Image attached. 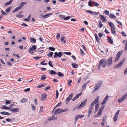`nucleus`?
Masks as SVG:
<instances>
[{
	"label": "nucleus",
	"mask_w": 127,
	"mask_h": 127,
	"mask_svg": "<svg viewBox=\"0 0 127 127\" xmlns=\"http://www.w3.org/2000/svg\"><path fill=\"white\" fill-rule=\"evenodd\" d=\"M107 64V60L105 59H102L99 62L98 66V69H99L101 66L103 68H105Z\"/></svg>",
	"instance_id": "nucleus-1"
},
{
	"label": "nucleus",
	"mask_w": 127,
	"mask_h": 127,
	"mask_svg": "<svg viewBox=\"0 0 127 127\" xmlns=\"http://www.w3.org/2000/svg\"><path fill=\"white\" fill-rule=\"evenodd\" d=\"M99 98V96H97L95 99L91 103L90 106L89 107V109L93 110V106L95 103H97Z\"/></svg>",
	"instance_id": "nucleus-2"
},
{
	"label": "nucleus",
	"mask_w": 127,
	"mask_h": 127,
	"mask_svg": "<svg viewBox=\"0 0 127 127\" xmlns=\"http://www.w3.org/2000/svg\"><path fill=\"white\" fill-rule=\"evenodd\" d=\"M102 83L103 81L102 80H100L99 81L96 85L95 88L93 90V91L95 92L99 89L101 87Z\"/></svg>",
	"instance_id": "nucleus-3"
},
{
	"label": "nucleus",
	"mask_w": 127,
	"mask_h": 127,
	"mask_svg": "<svg viewBox=\"0 0 127 127\" xmlns=\"http://www.w3.org/2000/svg\"><path fill=\"white\" fill-rule=\"evenodd\" d=\"M122 50L119 52L117 54L114 62H116L119 60L120 58V56L121 55L123 52Z\"/></svg>",
	"instance_id": "nucleus-4"
},
{
	"label": "nucleus",
	"mask_w": 127,
	"mask_h": 127,
	"mask_svg": "<svg viewBox=\"0 0 127 127\" xmlns=\"http://www.w3.org/2000/svg\"><path fill=\"white\" fill-rule=\"evenodd\" d=\"M32 47H30L29 48V52L32 54H33L34 52L33 50L35 51L36 49V47L35 45H33L32 46Z\"/></svg>",
	"instance_id": "nucleus-5"
},
{
	"label": "nucleus",
	"mask_w": 127,
	"mask_h": 127,
	"mask_svg": "<svg viewBox=\"0 0 127 127\" xmlns=\"http://www.w3.org/2000/svg\"><path fill=\"white\" fill-rule=\"evenodd\" d=\"M125 60V58H124V60H122L118 64L115 65L114 67V69H116L120 67L122 65L124 64Z\"/></svg>",
	"instance_id": "nucleus-6"
},
{
	"label": "nucleus",
	"mask_w": 127,
	"mask_h": 127,
	"mask_svg": "<svg viewBox=\"0 0 127 127\" xmlns=\"http://www.w3.org/2000/svg\"><path fill=\"white\" fill-rule=\"evenodd\" d=\"M87 100L86 99H85L84 100L82 101L80 104V105L77 107L78 109H79L81 108L83 106H84L85 105L87 102Z\"/></svg>",
	"instance_id": "nucleus-7"
},
{
	"label": "nucleus",
	"mask_w": 127,
	"mask_h": 127,
	"mask_svg": "<svg viewBox=\"0 0 127 127\" xmlns=\"http://www.w3.org/2000/svg\"><path fill=\"white\" fill-rule=\"evenodd\" d=\"M55 55L54 56V58H57L58 57L60 58L62 56L63 53L61 52H59L58 53L57 52H56L54 53Z\"/></svg>",
	"instance_id": "nucleus-8"
},
{
	"label": "nucleus",
	"mask_w": 127,
	"mask_h": 127,
	"mask_svg": "<svg viewBox=\"0 0 127 127\" xmlns=\"http://www.w3.org/2000/svg\"><path fill=\"white\" fill-rule=\"evenodd\" d=\"M53 14L52 13H50L46 14L44 15H42L41 16V18L43 19L47 18Z\"/></svg>",
	"instance_id": "nucleus-9"
},
{
	"label": "nucleus",
	"mask_w": 127,
	"mask_h": 127,
	"mask_svg": "<svg viewBox=\"0 0 127 127\" xmlns=\"http://www.w3.org/2000/svg\"><path fill=\"white\" fill-rule=\"evenodd\" d=\"M120 111L119 110H118L114 116L113 117V120L115 122H116L117 121L119 115Z\"/></svg>",
	"instance_id": "nucleus-10"
},
{
	"label": "nucleus",
	"mask_w": 127,
	"mask_h": 127,
	"mask_svg": "<svg viewBox=\"0 0 127 127\" xmlns=\"http://www.w3.org/2000/svg\"><path fill=\"white\" fill-rule=\"evenodd\" d=\"M112 58L110 57L108 58L107 60V64L108 66H110L112 64Z\"/></svg>",
	"instance_id": "nucleus-11"
},
{
	"label": "nucleus",
	"mask_w": 127,
	"mask_h": 127,
	"mask_svg": "<svg viewBox=\"0 0 127 127\" xmlns=\"http://www.w3.org/2000/svg\"><path fill=\"white\" fill-rule=\"evenodd\" d=\"M127 95V93L126 94H125L124 95H123L122 97L121 98L118 99V101L120 103L121 102H123L126 98Z\"/></svg>",
	"instance_id": "nucleus-12"
},
{
	"label": "nucleus",
	"mask_w": 127,
	"mask_h": 127,
	"mask_svg": "<svg viewBox=\"0 0 127 127\" xmlns=\"http://www.w3.org/2000/svg\"><path fill=\"white\" fill-rule=\"evenodd\" d=\"M109 96H108V95H107L103 99L101 103L102 105L105 104Z\"/></svg>",
	"instance_id": "nucleus-13"
},
{
	"label": "nucleus",
	"mask_w": 127,
	"mask_h": 127,
	"mask_svg": "<svg viewBox=\"0 0 127 127\" xmlns=\"http://www.w3.org/2000/svg\"><path fill=\"white\" fill-rule=\"evenodd\" d=\"M73 93L71 94L68 97H67L66 99V103L69 102L70 100L72 98L73 95Z\"/></svg>",
	"instance_id": "nucleus-14"
},
{
	"label": "nucleus",
	"mask_w": 127,
	"mask_h": 127,
	"mask_svg": "<svg viewBox=\"0 0 127 127\" xmlns=\"http://www.w3.org/2000/svg\"><path fill=\"white\" fill-rule=\"evenodd\" d=\"M47 95L45 94H42L41 97V100L42 101L45 100L47 98Z\"/></svg>",
	"instance_id": "nucleus-15"
},
{
	"label": "nucleus",
	"mask_w": 127,
	"mask_h": 127,
	"mask_svg": "<svg viewBox=\"0 0 127 127\" xmlns=\"http://www.w3.org/2000/svg\"><path fill=\"white\" fill-rule=\"evenodd\" d=\"M84 116L83 115H77L75 117V123H76V122L77 121L78 118H82L84 117Z\"/></svg>",
	"instance_id": "nucleus-16"
},
{
	"label": "nucleus",
	"mask_w": 127,
	"mask_h": 127,
	"mask_svg": "<svg viewBox=\"0 0 127 127\" xmlns=\"http://www.w3.org/2000/svg\"><path fill=\"white\" fill-rule=\"evenodd\" d=\"M99 17L101 18V20L103 21V22H106L107 21V19L103 15L100 14Z\"/></svg>",
	"instance_id": "nucleus-17"
},
{
	"label": "nucleus",
	"mask_w": 127,
	"mask_h": 127,
	"mask_svg": "<svg viewBox=\"0 0 127 127\" xmlns=\"http://www.w3.org/2000/svg\"><path fill=\"white\" fill-rule=\"evenodd\" d=\"M81 95V93H79L77 94L76 96L72 99V101H74L76 100Z\"/></svg>",
	"instance_id": "nucleus-18"
},
{
	"label": "nucleus",
	"mask_w": 127,
	"mask_h": 127,
	"mask_svg": "<svg viewBox=\"0 0 127 127\" xmlns=\"http://www.w3.org/2000/svg\"><path fill=\"white\" fill-rule=\"evenodd\" d=\"M62 111L61 109H58L55 111L54 113L55 114L61 113H62Z\"/></svg>",
	"instance_id": "nucleus-19"
},
{
	"label": "nucleus",
	"mask_w": 127,
	"mask_h": 127,
	"mask_svg": "<svg viewBox=\"0 0 127 127\" xmlns=\"http://www.w3.org/2000/svg\"><path fill=\"white\" fill-rule=\"evenodd\" d=\"M0 113L3 115H10L11 114L10 113L5 111L1 112H0Z\"/></svg>",
	"instance_id": "nucleus-20"
},
{
	"label": "nucleus",
	"mask_w": 127,
	"mask_h": 127,
	"mask_svg": "<svg viewBox=\"0 0 127 127\" xmlns=\"http://www.w3.org/2000/svg\"><path fill=\"white\" fill-rule=\"evenodd\" d=\"M95 36L96 40L98 42H99L100 41V39L98 37L97 35L95 33Z\"/></svg>",
	"instance_id": "nucleus-21"
},
{
	"label": "nucleus",
	"mask_w": 127,
	"mask_h": 127,
	"mask_svg": "<svg viewBox=\"0 0 127 127\" xmlns=\"http://www.w3.org/2000/svg\"><path fill=\"white\" fill-rule=\"evenodd\" d=\"M108 24L111 29L113 28H115V25L112 22H108Z\"/></svg>",
	"instance_id": "nucleus-22"
},
{
	"label": "nucleus",
	"mask_w": 127,
	"mask_h": 127,
	"mask_svg": "<svg viewBox=\"0 0 127 127\" xmlns=\"http://www.w3.org/2000/svg\"><path fill=\"white\" fill-rule=\"evenodd\" d=\"M60 16H63V17H61L62 19H64L65 20H67L69 19L70 18V17L69 16H67L66 17H65V16L63 15H60Z\"/></svg>",
	"instance_id": "nucleus-23"
},
{
	"label": "nucleus",
	"mask_w": 127,
	"mask_h": 127,
	"mask_svg": "<svg viewBox=\"0 0 127 127\" xmlns=\"http://www.w3.org/2000/svg\"><path fill=\"white\" fill-rule=\"evenodd\" d=\"M19 109L17 108H14L11 109L10 111L11 112H15L18 111Z\"/></svg>",
	"instance_id": "nucleus-24"
},
{
	"label": "nucleus",
	"mask_w": 127,
	"mask_h": 127,
	"mask_svg": "<svg viewBox=\"0 0 127 127\" xmlns=\"http://www.w3.org/2000/svg\"><path fill=\"white\" fill-rule=\"evenodd\" d=\"M99 106V104H95V112H96L98 110V107Z\"/></svg>",
	"instance_id": "nucleus-25"
},
{
	"label": "nucleus",
	"mask_w": 127,
	"mask_h": 127,
	"mask_svg": "<svg viewBox=\"0 0 127 127\" xmlns=\"http://www.w3.org/2000/svg\"><path fill=\"white\" fill-rule=\"evenodd\" d=\"M108 42L110 44L113 43V39L111 38L108 37L107 39Z\"/></svg>",
	"instance_id": "nucleus-26"
},
{
	"label": "nucleus",
	"mask_w": 127,
	"mask_h": 127,
	"mask_svg": "<svg viewBox=\"0 0 127 127\" xmlns=\"http://www.w3.org/2000/svg\"><path fill=\"white\" fill-rule=\"evenodd\" d=\"M13 0H10L9 1L6 3L5 4V6L11 4Z\"/></svg>",
	"instance_id": "nucleus-27"
},
{
	"label": "nucleus",
	"mask_w": 127,
	"mask_h": 127,
	"mask_svg": "<svg viewBox=\"0 0 127 127\" xmlns=\"http://www.w3.org/2000/svg\"><path fill=\"white\" fill-rule=\"evenodd\" d=\"M89 81H88L87 82L85 83L82 86V88L83 89H85L86 86L87 85L88 83H89Z\"/></svg>",
	"instance_id": "nucleus-28"
},
{
	"label": "nucleus",
	"mask_w": 127,
	"mask_h": 127,
	"mask_svg": "<svg viewBox=\"0 0 127 127\" xmlns=\"http://www.w3.org/2000/svg\"><path fill=\"white\" fill-rule=\"evenodd\" d=\"M1 108L4 109H6L7 110H10V107H7L5 105H3L1 107Z\"/></svg>",
	"instance_id": "nucleus-29"
},
{
	"label": "nucleus",
	"mask_w": 127,
	"mask_h": 127,
	"mask_svg": "<svg viewBox=\"0 0 127 127\" xmlns=\"http://www.w3.org/2000/svg\"><path fill=\"white\" fill-rule=\"evenodd\" d=\"M20 9H21V7H17L13 10V11H12V12L13 13L15 12L18 11Z\"/></svg>",
	"instance_id": "nucleus-30"
},
{
	"label": "nucleus",
	"mask_w": 127,
	"mask_h": 127,
	"mask_svg": "<svg viewBox=\"0 0 127 127\" xmlns=\"http://www.w3.org/2000/svg\"><path fill=\"white\" fill-rule=\"evenodd\" d=\"M26 3L27 2H21L19 5L20 7L21 8L22 7L24 6Z\"/></svg>",
	"instance_id": "nucleus-31"
},
{
	"label": "nucleus",
	"mask_w": 127,
	"mask_h": 127,
	"mask_svg": "<svg viewBox=\"0 0 127 127\" xmlns=\"http://www.w3.org/2000/svg\"><path fill=\"white\" fill-rule=\"evenodd\" d=\"M72 65L74 68H77L78 67V65L74 63H72Z\"/></svg>",
	"instance_id": "nucleus-32"
},
{
	"label": "nucleus",
	"mask_w": 127,
	"mask_h": 127,
	"mask_svg": "<svg viewBox=\"0 0 127 127\" xmlns=\"http://www.w3.org/2000/svg\"><path fill=\"white\" fill-rule=\"evenodd\" d=\"M102 112V111L101 110H99L98 114L96 115H95V116L97 117L100 116Z\"/></svg>",
	"instance_id": "nucleus-33"
},
{
	"label": "nucleus",
	"mask_w": 127,
	"mask_h": 127,
	"mask_svg": "<svg viewBox=\"0 0 127 127\" xmlns=\"http://www.w3.org/2000/svg\"><path fill=\"white\" fill-rule=\"evenodd\" d=\"M57 117H54V115L52 116V117L51 118H49L48 119V120L49 121H50L53 120H56L57 119Z\"/></svg>",
	"instance_id": "nucleus-34"
},
{
	"label": "nucleus",
	"mask_w": 127,
	"mask_h": 127,
	"mask_svg": "<svg viewBox=\"0 0 127 127\" xmlns=\"http://www.w3.org/2000/svg\"><path fill=\"white\" fill-rule=\"evenodd\" d=\"M50 73L51 74L56 75L57 74V72L54 70H51L50 71Z\"/></svg>",
	"instance_id": "nucleus-35"
},
{
	"label": "nucleus",
	"mask_w": 127,
	"mask_h": 127,
	"mask_svg": "<svg viewBox=\"0 0 127 127\" xmlns=\"http://www.w3.org/2000/svg\"><path fill=\"white\" fill-rule=\"evenodd\" d=\"M86 12L88 13H90L92 15H94V14L95 13L94 12H93L91 11L90 10H87L86 11Z\"/></svg>",
	"instance_id": "nucleus-36"
},
{
	"label": "nucleus",
	"mask_w": 127,
	"mask_h": 127,
	"mask_svg": "<svg viewBox=\"0 0 127 127\" xmlns=\"http://www.w3.org/2000/svg\"><path fill=\"white\" fill-rule=\"evenodd\" d=\"M31 42H32L35 43L36 42V39L35 38L31 37L30 38Z\"/></svg>",
	"instance_id": "nucleus-37"
},
{
	"label": "nucleus",
	"mask_w": 127,
	"mask_h": 127,
	"mask_svg": "<svg viewBox=\"0 0 127 127\" xmlns=\"http://www.w3.org/2000/svg\"><path fill=\"white\" fill-rule=\"evenodd\" d=\"M53 53L52 52H50L49 53L47 54V55L49 57H51L53 55Z\"/></svg>",
	"instance_id": "nucleus-38"
},
{
	"label": "nucleus",
	"mask_w": 127,
	"mask_h": 127,
	"mask_svg": "<svg viewBox=\"0 0 127 127\" xmlns=\"http://www.w3.org/2000/svg\"><path fill=\"white\" fill-rule=\"evenodd\" d=\"M111 30L112 33L113 34L115 33L116 32L115 31V28H112L111 29Z\"/></svg>",
	"instance_id": "nucleus-39"
},
{
	"label": "nucleus",
	"mask_w": 127,
	"mask_h": 127,
	"mask_svg": "<svg viewBox=\"0 0 127 127\" xmlns=\"http://www.w3.org/2000/svg\"><path fill=\"white\" fill-rule=\"evenodd\" d=\"M46 78V77L45 75H42L41 76V80H44Z\"/></svg>",
	"instance_id": "nucleus-40"
},
{
	"label": "nucleus",
	"mask_w": 127,
	"mask_h": 127,
	"mask_svg": "<svg viewBox=\"0 0 127 127\" xmlns=\"http://www.w3.org/2000/svg\"><path fill=\"white\" fill-rule=\"evenodd\" d=\"M45 86V84H41L37 86V88H40L42 87H44Z\"/></svg>",
	"instance_id": "nucleus-41"
},
{
	"label": "nucleus",
	"mask_w": 127,
	"mask_h": 127,
	"mask_svg": "<svg viewBox=\"0 0 127 127\" xmlns=\"http://www.w3.org/2000/svg\"><path fill=\"white\" fill-rule=\"evenodd\" d=\"M109 17L112 19H113V18H116V17L114 15H113L112 13H111Z\"/></svg>",
	"instance_id": "nucleus-42"
},
{
	"label": "nucleus",
	"mask_w": 127,
	"mask_h": 127,
	"mask_svg": "<svg viewBox=\"0 0 127 127\" xmlns=\"http://www.w3.org/2000/svg\"><path fill=\"white\" fill-rule=\"evenodd\" d=\"M104 13H105L106 15H109V12L107 10H105L104 11Z\"/></svg>",
	"instance_id": "nucleus-43"
},
{
	"label": "nucleus",
	"mask_w": 127,
	"mask_h": 127,
	"mask_svg": "<svg viewBox=\"0 0 127 127\" xmlns=\"http://www.w3.org/2000/svg\"><path fill=\"white\" fill-rule=\"evenodd\" d=\"M27 100L26 98H23L21 100V102L22 103H24V102H27Z\"/></svg>",
	"instance_id": "nucleus-44"
},
{
	"label": "nucleus",
	"mask_w": 127,
	"mask_h": 127,
	"mask_svg": "<svg viewBox=\"0 0 127 127\" xmlns=\"http://www.w3.org/2000/svg\"><path fill=\"white\" fill-rule=\"evenodd\" d=\"M58 75L60 77H62L64 76V74H62L61 72H59L58 73Z\"/></svg>",
	"instance_id": "nucleus-45"
},
{
	"label": "nucleus",
	"mask_w": 127,
	"mask_h": 127,
	"mask_svg": "<svg viewBox=\"0 0 127 127\" xmlns=\"http://www.w3.org/2000/svg\"><path fill=\"white\" fill-rule=\"evenodd\" d=\"M12 8V7H8L6 10V11L8 13Z\"/></svg>",
	"instance_id": "nucleus-46"
},
{
	"label": "nucleus",
	"mask_w": 127,
	"mask_h": 127,
	"mask_svg": "<svg viewBox=\"0 0 127 127\" xmlns=\"http://www.w3.org/2000/svg\"><path fill=\"white\" fill-rule=\"evenodd\" d=\"M6 104L7 105L10 104L11 103V101L8 100H6Z\"/></svg>",
	"instance_id": "nucleus-47"
},
{
	"label": "nucleus",
	"mask_w": 127,
	"mask_h": 127,
	"mask_svg": "<svg viewBox=\"0 0 127 127\" xmlns=\"http://www.w3.org/2000/svg\"><path fill=\"white\" fill-rule=\"evenodd\" d=\"M99 28H101L103 27V25L102 24L101 22L100 21H99Z\"/></svg>",
	"instance_id": "nucleus-48"
},
{
	"label": "nucleus",
	"mask_w": 127,
	"mask_h": 127,
	"mask_svg": "<svg viewBox=\"0 0 127 127\" xmlns=\"http://www.w3.org/2000/svg\"><path fill=\"white\" fill-rule=\"evenodd\" d=\"M48 49L49 50L52 51H54L55 50V49L54 48L51 47H49Z\"/></svg>",
	"instance_id": "nucleus-49"
},
{
	"label": "nucleus",
	"mask_w": 127,
	"mask_h": 127,
	"mask_svg": "<svg viewBox=\"0 0 127 127\" xmlns=\"http://www.w3.org/2000/svg\"><path fill=\"white\" fill-rule=\"evenodd\" d=\"M93 4H94L95 6H97L99 5V4L97 2L94 1H93Z\"/></svg>",
	"instance_id": "nucleus-50"
},
{
	"label": "nucleus",
	"mask_w": 127,
	"mask_h": 127,
	"mask_svg": "<svg viewBox=\"0 0 127 127\" xmlns=\"http://www.w3.org/2000/svg\"><path fill=\"white\" fill-rule=\"evenodd\" d=\"M69 110L68 109H61L62 112H65Z\"/></svg>",
	"instance_id": "nucleus-51"
},
{
	"label": "nucleus",
	"mask_w": 127,
	"mask_h": 127,
	"mask_svg": "<svg viewBox=\"0 0 127 127\" xmlns=\"http://www.w3.org/2000/svg\"><path fill=\"white\" fill-rule=\"evenodd\" d=\"M63 53L67 55H70L71 54V52H64Z\"/></svg>",
	"instance_id": "nucleus-52"
},
{
	"label": "nucleus",
	"mask_w": 127,
	"mask_h": 127,
	"mask_svg": "<svg viewBox=\"0 0 127 127\" xmlns=\"http://www.w3.org/2000/svg\"><path fill=\"white\" fill-rule=\"evenodd\" d=\"M89 3L88 4V5L89 6H91L92 5L93 3V1L91 0H90L89 1Z\"/></svg>",
	"instance_id": "nucleus-53"
},
{
	"label": "nucleus",
	"mask_w": 127,
	"mask_h": 127,
	"mask_svg": "<svg viewBox=\"0 0 127 127\" xmlns=\"http://www.w3.org/2000/svg\"><path fill=\"white\" fill-rule=\"evenodd\" d=\"M48 64L51 67H53V65L52 64V62L51 61H49V62Z\"/></svg>",
	"instance_id": "nucleus-54"
},
{
	"label": "nucleus",
	"mask_w": 127,
	"mask_h": 127,
	"mask_svg": "<svg viewBox=\"0 0 127 127\" xmlns=\"http://www.w3.org/2000/svg\"><path fill=\"white\" fill-rule=\"evenodd\" d=\"M72 82V80H68V86H70V84H71V83Z\"/></svg>",
	"instance_id": "nucleus-55"
},
{
	"label": "nucleus",
	"mask_w": 127,
	"mask_h": 127,
	"mask_svg": "<svg viewBox=\"0 0 127 127\" xmlns=\"http://www.w3.org/2000/svg\"><path fill=\"white\" fill-rule=\"evenodd\" d=\"M56 98H57L58 97L59 93V92H58V90H56Z\"/></svg>",
	"instance_id": "nucleus-56"
},
{
	"label": "nucleus",
	"mask_w": 127,
	"mask_h": 127,
	"mask_svg": "<svg viewBox=\"0 0 127 127\" xmlns=\"http://www.w3.org/2000/svg\"><path fill=\"white\" fill-rule=\"evenodd\" d=\"M80 50L81 54L82 55H84L85 54L83 52V50L82 49H81Z\"/></svg>",
	"instance_id": "nucleus-57"
},
{
	"label": "nucleus",
	"mask_w": 127,
	"mask_h": 127,
	"mask_svg": "<svg viewBox=\"0 0 127 127\" xmlns=\"http://www.w3.org/2000/svg\"><path fill=\"white\" fill-rule=\"evenodd\" d=\"M105 122V120L103 119L102 122L101 123V124L102 126H103L104 125V124Z\"/></svg>",
	"instance_id": "nucleus-58"
},
{
	"label": "nucleus",
	"mask_w": 127,
	"mask_h": 127,
	"mask_svg": "<svg viewBox=\"0 0 127 127\" xmlns=\"http://www.w3.org/2000/svg\"><path fill=\"white\" fill-rule=\"evenodd\" d=\"M65 37L63 36H61V40L62 42H63L64 40Z\"/></svg>",
	"instance_id": "nucleus-59"
},
{
	"label": "nucleus",
	"mask_w": 127,
	"mask_h": 127,
	"mask_svg": "<svg viewBox=\"0 0 127 127\" xmlns=\"http://www.w3.org/2000/svg\"><path fill=\"white\" fill-rule=\"evenodd\" d=\"M60 33H57V35L56 36V38L57 39H58L60 38Z\"/></svg>",
	"instance_id": "nucleus-60"
},
{
	"label": "nucleus",
	"mask_w": 127,
	"mask_h": 127,
	"mask_svg": "<svg viewBox=\"0 0 127 127\" xmlns=\"http://www.w3.org/2000/svg\"><path fill=\"white\" fill-rule=\"evenodd\" d=\"M1 12L2 14H3L4 15H6L7 14V13L5 12L3 10H1Z\"/></svg>",
	"instance_id": "nucleus-61"
},
{
	"label": "nucleus",
	"mask_w": 127,
	"mask_h": 127,
	"mask_svg": "<svg viewBox=\"0 0 127 127\" xmlns=\"http://www.w3.org/2000/svg\"><path fill=\"white\" fill-rule=\"evenodd\" d=\"M41 58V57L37 56V57H34L33 58V59H35V60H38L40 58Z\"/></svg>",
	"instance_id": "nucleus-62"
},
{
	"label": "nucleus",
	"mask_w": 127,
	"mask_h": 127,
	"mask_svg": "<svg viewBox=\"0 0 127 127\" xmlns=\"http://www.w3.org/2000/svg\"><path fill=\"white\" fill-rule=\"evenodd\" d=\"M50 88L49 86H48L45 88L44 90L45 91H46L48 90Z\"/></svg>",
	"instance_id": "nucleus-63"
},
{
	"label": "nucleus",
	"mask_w": 127,
	"mask_h": 127,
	"mask_svg": "<svg viewBox=\"0 0 127 127\" xmlns=\"http://www.w3.org/2000/svg\"><path fill=\"white\" fill-rule=\"evenodd\" d=\"M125 50L126 51L127 50V40L126 43Z\"/></svg>",
	"instance_id": "nucleus-64"
}]
</instances>
